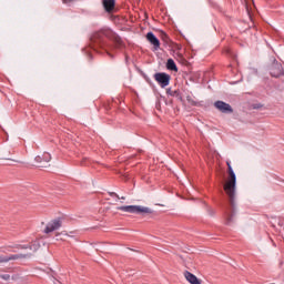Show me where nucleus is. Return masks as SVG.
<instances>
[{"label": "nucleus", "instance_id": "obj_16", "mask_svg": "<svg viewBox=\"0 0 284 284\" xmlns=\"http://www.w3.org/2000/svg\"><path fill=\"white\" fill-rule=\"evenodd\" d=\"M0 278H2V281H8L10 278V274H0Z\"/></svg>", "mask_w": 284, "mask_h": 284}, {"label": "nucleus", "instance_id": "obj_19", "mask_svg": "<svg viewBox=\"0 0 284 284\" xmlns=\"http://www.w3.org/2000/svg\"><path fill=\"white\" fill-rule=\"evenodd\" d=\"M226 165H227V169H229V168H232V162L226 161Z\"/></svg>", "mask_w": 284, "mask_h": 284}, {"label": "nucleus", "instance_id": "obj_15", "mask_svg": "<svg viewBox=\"0 0 284 284\" xmlns=\"http://www.w3.org/2000/svg\"><path fill=\"white\" fill-rule=\"evenodd\" d=\"M166 94L169 97H179V91L178 90H172V89H166Z\"/></svg>", "mask_w": 284, "mask_h": 284}, {"label": "nucleus", "instance_id": "obj_8", "mask_svg": "<svg viewBox=\"0 0 284 284\" xmlns=\"http://www.w3.org/2000/svg\"><path fill=\"white\" fill-rule=\"evenodd\" d=\"M31 254H14L10 256L0 255V263H10V261H19V258H30Z\"/></svg>", "mask_w": 284, "mask_h": 284}, {"label": "nucleus", "instance_id": "obj_10", "mask_svg": "<svg viewBox=\"0 0 284 284\" xmlns=\"http://www.w3.org/2000/svg\"><path fill=\"white\" fill-rule=\"evenodd\" d=\"M146 40L153 45V52H156V50H160L161 48V41L156 36H154L153 32L146 33Z\"/></svg>", "mask_w": 284, "mask_h": 284}, {"label": "nucleus", "instance_id": "obj_14", "mask_svg": "<svg viewBox=\"0 0 284 284\" xmlns=\"http://www.w3.org/2000/svg\"><path fill=\"white\" fill-rule=\"evenodd\" d=\"M166 69L172 70L173 72H179V68H176V62H174L172 59H169L166 61Z\"/></svg>", "mask_w": 284, "mask_h": 284}, {"label": "nucleus", "instance_id": "obj_11", "mask_svg": "<svg viewBox=\"0 0 284 284\" xmlns=\"http://www.w3.org/2000/svg\"><path fill=\"white\" fill-rule=\"evenodd\" d=\"M102 4L105 12H112V10H114V6H116V2L114 0H102Z\"/></svg>", "mask_w": 284, "mask_h": 284}, {"label": "nucleus", "instance_id": "obj_17", "mask_svg": "<svg viewBox=\"0 0 284 284\" xmlns=\"http://www.w3.org/2000/svg\"><path fill=\"white\" fill-rule=\"evenodd\" d=\"M74 0H62V3H64V4H70V3H72Z\"/></svg>", "mask_w": 284, "mask_h": 284}, {"label": "nucleus", "instance_id": "obj_20", "mask_svg": "<svg viewBox=\"0 0 284 284\" xmlns=\"http://www.w3.org/2000/svg\"><path fill=\"white\" fill-rule=\"evenodd\" d=\"M210 215L214 216V211L210 210Z\"/></svg>", "mask_w": 284, "mask_h": 284}, {"label": "nucleus", "instance_id": "obj_6", "mask_svg": "<svg viewBox=\"0 0 284 284\" xmlns=\"http://www.w3.org/2000/svg\"><path fill=\"white\" fill-rule=\"evenodd\" d=\"M270 74L274 79H278V77H284L283 64L278 63V61H274L270 68Z\"/></svg>", "mask_w": 284, "mask_h": 284}, {"label": "nucleus", "instance_id": "obj_22", "mask_svg": "<svg viewBox=\"0 0 284 284\" xmlns=\"http://www.w3.org/2000/svg\"><path fill=\"white\" fill-rule=\"evenodd\" d=\"M82 165H88V163H85V162H82Z\"/></svg>", "mask_w": 284, "mask_h": 284}, {"label": "nucleus", "instance_id": "obj_21", "mask_svg": "<svg viewBox=\"0 0 284 284\" xmlns=\"http://www.w3.org/2000/svg\"><path fill=\"white\" fill-rule=\"evenodd\" d=\"M120 199H122V201H125V196H122V197H120Z\"/></svg>", "mask_w": 284, "mask_h": 284}, {"label": "nucleus", "instance_id": "obj_5", "mask_svg": "<svg viewBox=\"0 0 284 284\" xmlns=\"http://www.w3.org/2000/svg\"><path fill=\"white\" fill-rule=\"evenodd\" d=\"M156 83L160 84V88H168L170 85V80L172 77L165 72H158L153 75Z\"/></svg>", "mask_w": 284, "mask_h": 284}, {"label": "nucleus", "instance_id": "obj_13", "mask_svg": "<svg viewBox=\"0 0 284 284\" xmlns=\"http://www.w3.org/2000/svg\"><path fill=\"white\" fill-rule=\"evenodd\" d=\"M13 247H16V250H34V252H37V250H39V244H28V245H14Z\"/></svg>", "mask_w": 284, "mask_h": 284}, {"label": "nucleus", "instance_id": "obj_2", "mask_svg": "<svg viewBox=\"0 0 284 284\" xmlns=\"http://www.w3.org/2000/svg\"><path fill=\"white\" fill-rule=\"evenodd\" d=\"M227 174L224 192L229 196V204L224 209V221L226 225H230L236 216V173L232 166H229Z\"/></svg>", "mask_w": 284, "mask_h": 284}, {"label": "nucleus", "instance_id": "obj_1", "mask_svg": "<svg viewBox=\"0 0 284 284\" xmlns=\"http://www.w3.org/2000/svg\"><path fill=\"white\" fill-rule=\"evenodd\" d=\"M91 43L93 50L101 48L111 59H114V54L110 53V51L114 52V50H123L125 48V42H123L121 37L108 28L95 31L91 37Z\"/></svg>", "mask_w": 284, "mask_h": 284}, {"label": "nucleus", "instance_id": "obj_7", "mask_svg": "<svg viewBox=\"0 0 284 284\" xmlns=\"http://www.w3.org/2000/svg\"><path fill=\"white\" fill-rule=\"evenodd\" d=\"M214 106L216 108V110H219L223 114H232V112H234V109H232V105H230L223 101H216L214 103Z\"/></svg>", "mask_w": 284, "mask_h": 284}, {"label": "nucleus", "instance_id": "obj_4", "mask_svg": "<svg viewBox=\"0 0 284 284\" xmlns=\"http://www.w3.org/2000/svg\"><path fill=\"white\" fill-rule=\"evenodd\" d=\"M63 220L61 217L51 220L44 229V234H51V232H57V230H61Z\"/></svg>", "mask_w": 284, "mask_h": 284}, {"label": "nucleus", "instance_id": "obj_18", "mask_svg": "<svg viewBox=\"0 0 284 284\" xmlns=\"http://www.w3.org/2000/svg\"><path fill=\"white\" fill-rule=\"evenodd\" d=\"M109 194H110L111 196H115V199H121V197L119 196V194H116V193H114V192H109Z\"/></svg>", "mask_w": 284, "mask_h": 284}, {"label": "nucleus", "instance_id": "obj_3", "mask_svg": "<svg viewBox=\"0 0 284 284\" xmlns=\"http://www.w3.org/2000/svg\"><path fill=\"white\" fill-rule=\"evenodd\" d=\"M118 210L120 212H128L129 214H151L152 211L145 206H136V205H126V206H119Z\"/></svg>", "mask_w": 284, "mask_h": 284}, {"label": "nucleus", "instance_id": "obj_12", "mask_svg": "<svg viewBox=\"0 0 284 284\" xmlns=\"http://www.w3.org/2000/svg\"><path fill=\"white\" fill-rule=\"evenodd\" d=\"M184 276L186 278V281L191 284H201V282L199 281V277H196V275L190 273V272H185Z\"/></svg>", "mask_w": 284, "mask_h": 284}, {"label": "nucleus", "instance_id": "obj_9", "mask_svg": "<svg viewBox=\"0 0 284 284\" xmlns=\"http://www.w3.org/2000/svg\"><path fill=\"white\" fill-rule=\"evenodd\" d=\"M49 161H52V155H50V153H44L43 156L41 155L36 156V162L40 163L38 165V168L40 169L48 168Z\"/></svg>", "mask_w": 284, "mask_h": 284}]
</instances>
